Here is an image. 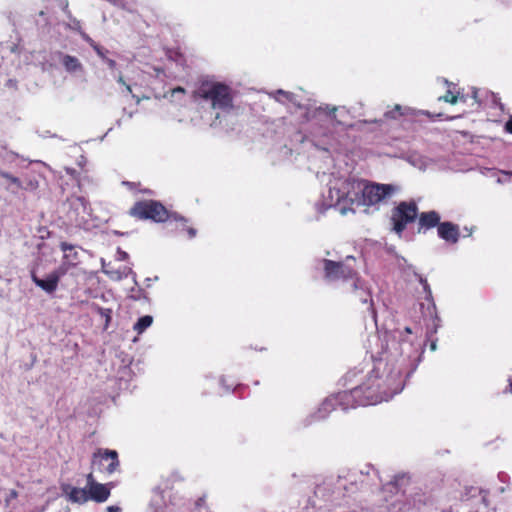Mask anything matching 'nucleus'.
<instances>
[{"instance_id": "obj_39", "label": "nucleus", "mask_w": 512, "mask_h": 512, "mask_svg": "<svg viewBox=\"0 0 512 512\" xmlns=\"http://www.w3.org/2000/svg\"><path fill=\"white\" fill-rule=\"evenodd\" d=\"M83 38L86 42L90 44V46L93 48V44H97L92 38H90L88 35H83Z\"/></svg>"}, {"instance_id": "obj_35", "label": "nucleus", "mask_w": 512, "mask_h": 512, "mask_svg": "<svg viewBox=\"0 0 512 512\" xmlns=\"http://www.w3.org/2000/svg\"><path fill=\"white\" fill-rule=\"evenodd\" d=\"M17 497H18V492L16 490L12 489V490H10L9 495H8L6 501L9 502L10 500H14Z\"/></svg>"}, {"instance_id": "obj_46", "label": "nucleus", "mask_w": 512, "mask_h": 512, "mask_svg": "<svg viewBox=\"0 0 512 512\" xmlns=\"http://www.w3.org/2000/svg\"><path fill=\"white\" fill-rule=\"evenodd\" d=\"M366 123H377L376 120H373V121H365Z\"/></svg>"}, {"instance_id": "obj_23", "label": "nucleus", "mask_w": 512, "mask_h": 512, "mask_svg": "<svg viewBox=\"0 0 512 512\" xmlns=\"http://www.w3.org/2000/svg\"><path fill=\"white\" fill-rule=\"evenodd\" d=\"M403 116V107L399 104H395L391 109L387 110L384 113V117L386 119H398L399 117Z\"/></svg>"}, {"instance_id": "obj_2", "label": "nucleus", "mask_w": 512, "mask_h": 512, "mask_svg": "<svg viewBox=\"0 0 512 512\" xmlns=\"http://www.w3.org/2000/svg\"><path fill=\"white\" fill-rule=\"evenodd\" d=\"M363 188L364 180L349 177L331 187L329 197L340 213L345 215L354 212L355 205L362 206Z\"/></svg>"}, {"instance_id": "obj_47", "label": "nucleus", "mask_w": 512, "mask_h": 512, "mask_svg": "<svg viewBox=\"0 0 512 512\" xmlns=\"http://www.w3.org/2000/svg\"><path fill=\"white\" fill-rule=\"evenodd\" d=\"M456 117H448L447 120H453L455 119Z\"/></svg>"}, {"instance_id": "obj_30", "label": "nucleus", "mask_w": 512, "mask_h": 512, "mask_svg": "<svg viewBox=\"0 0 512 512\" xmlns=\"http://www.w3.org/2000/svg\"><path fill=\"white\" fill-rule=\"evenodd\" d=\"M86 481H87V488L86 489H90V486H93L94 484H99V482H97L94 478V475H93V470L87 474L86 476Z\"/></svg>"}, {"instance_id": "obj_14", "label": "nucleus", "mask_w": 512, "mask_h": 512, "mask_svg": "<svg viewBox=\"0 0 512 512\" xmlns=\"http://www.w3.org/2000/svg\"><path fill=\"white\" fill-rule=\"evenodd\" d=\"M437 232L441 239L452 244L457 243L460 237L459 226L449 221L440 222Z\"/></svg>"}, {"instance_id": "obj_4", "label": "nucleus", "mask_w": 512, "mask_h": 512, "mask_svg": "<svg viewBox=\"0 0 512 512\" xmlns=\"http://www.w3.org/2000/svg\"><path fill=\"white\" fill-rule=\"evenodd\" d=\"M128 214L137 220H150L155 223H164L169 220L186 223L183 216L169 211L160 201L153 199L135 202Z\"/></svg>"}, {"instance_id": "obj_24", "label": "nucleus", "mask_w": 512, "mask_h": 512, "mask_svg": "<svg viewBox=\"0 0 512 512\" xmlns=\"http://www.w3.org/2000/svg\"><path fill=\"white\" fill-rule=\"evenodd\" d=\"M96 311L102 318H104V320H105L104 329H107L109 327L111 319H112V309L97 307Z\"/></svg>"}, {"instance_id": "obj_43", "label": "nucleus", "mask_w": 512, "mask_h": 512, "mask_svg": "<svg viewBox=\"0 0 512 512\" xmlns=\"http://www.w3.org/2000/svg\"><path fill=\"white\" fill-rule=\"evenodd\" d=\"M405 332H406V333H412L411 328H410V327H406V328H405Z\"/></svg>"}, {"instance_id": "obj_5", "label": "nucleus", "mask_w": 512, "mask_h": 512, "mask_svg": "<svg viewBox=\"0 0 512 512\" xmlns=\"http://www.w3.org/2000/svg\"><path fill=\"white\" fill-rule=\"evenodd\" d=\"M64 210V218L67 225L85 230L90 228L92 220L91 207L84 197H69Z\"/></svg>"}, {"instance_id": "obj_33", "label": "nucleus", "mask_w": 512, "mask_h": 512, "mask_svg": "<svg viewBox=\"0 0 512 512\" xmlns=\"http://www.w3.org/2000/svg\"><path fill=\"white\" fill-rule=\"evenodd\" d=\"M104 62L107 64V66H108V67H109V69H111V70H114V69L116 68V66H117L116 61H115V60H113V59H110V58H108V57L104 60Z\"/></svg>"}, {"instance_id": "obj_16", "label": "nucleus", "mask_w": 512, "mask_h": 512, "mask_svg": "<svg viewBox=\"0 0 512 512\" xmlns=\"http://www.w3.org/2000/svg\"><path fill=\"white\" fill-rule=\"evenodd\" d=\"M60 249L63 252L62 261L74 269H77L81 261L79 252L76 250L75 246L67 242H62Z\"/></svg>"}, {"instance_id": "obj_37", "label": "nucleus", "mask_w": 512, "mask_h": 512, "mask_svg": "<svg viewBox=\"0 0 512 512\" xmlns=\"http://www.w3.org/2000/svg\"><path fill=\"white\" fill-rule=\"evenodd\" d=\"M277 94L280 95V96H284L288 100H290L291 97H292V93L284 91V90H281V89L277 91Z\"/></svg>"}, {"instance_id": "obj_13", "label": "nucleus", "mask_w": 512, "mask_h": 512, "mask_svg": "<svg viewBox=\"0 0 512 512\" xmlns=\"http://www.w3.org/2000/svg\"><path fill=\"white\" fill-rule=\"evenodd\" d=\"M418 233H425L427 230L434 227L438 228L440 224V215L438 212L432 210L428 212L418 213Z\"/></svg>"}, {"instance_id": "obj_40", "label": "nucleus", "mask_w": 512, "mask_h": 512, "mask_svg": "<svg viewBox=\"0 0 512 512\" xmlns=\"http://www.w3.org/2000/svg\"><path fill=\"white\" fill-rule=\"evenodd\" d=\"M472 98L478 103L480 104V101L478 99V90L477 89H473L472 91Z\"/></svg>"}, {"instance_id": "obj_36", "label": "nucleus", "mask_w": 512, "mask_h": 512, "mask_svg": "<svg viewBox=\"0 0 512 512\" xmlns=\"http://www.w3.org/2000/svg\"><path fill=\"white\" fill-rule=\"evenodd\" d=\"M332 406V403H331V400H326L325 402L322 403L321 405V408L319 409V411H327L329 410V408Z\"/></svg>"}, {"instance_id": "obj_44", "label": "nucleus", "mask_w": 512, "mask_h": 512, "mask_svg": "<svg viewBox=\"0 0 512 512\" xmlns=\"http://www.w3.org/2000/svg\"><path fill=\"white\" fill-rule=\"evenodd\" d=\"M30 186H31V188H33V189H34V188H36V187H37V183L33 184L32 182H30Z\"/></svg>"}, {"instance_id": "obj_31", "label": "nucleus", "mask_w": 512, "mask_h": 512, "mask_svg": "<svg viewBox=\"0 0 512 512\" xmlns=\"http://www.w3.org/2000/svg\"><path fill=\"white\" fill-rule=\"evenodd\" d=\"M179 223L181 224L183 230L185 229L187 231L189 238H193V237L196 236L197 231H196L195 228H192V227H187L186 228L187 222L186 223L179 222Z\"/></svg>"}, {"instance_id": "obj_28", "label": "nucleus", "mask_w": 512, "mask_h": 512, "mask_svg": "<svg viewBox=\"0 0 512 512\" xmlns=\"http://www.w3.org/2000/svg\"><path fill=\"white\" fill-rule=\"evenodd\" d=\"M186 93V90L181 87V86H178L176 88H173L171 89L170 91H168L167 93H165L163 95L164 98H170V100L172 101V99L175 97V96H178V95H181V96H184Z\"/></svg>"}, {"instance_id": "obj_20", "label": "nucleus", "mask_w": 512, "mask_h": 512, "mask_svg": "<svg viewBox=\"0 0 512 512\" xmlns=\"http://www.w3.org/2000/svg\"><path fill=\"white\" fill-rule=\"evenodd\" d=\"M69 499L74 503L83 504L89 501L88 499V489L86 488H77L71 487L68 492Z\"/></svg>"}, {"instance_id": "obj_29", "label": "nucleus", "mask_w": 512, "mask_h": 512, "mask_svg": "<svg viewBox=\"0 0 512 512\" xmlns=\"http://www.w3.org/2000/svg\"><path fill=\"white\" fill-rule=\"evenodd\" d=\"M93 49L96 52V54L104 61L107 58L108 50L102 47L99 44H93Z\"/></svg>"}, {"instance_id": "obj_3", "label": "nucleus", "mask_w": 512, "mask_h": 512, "mask_svg": "<svg viewBox=\"0 0 512 512\" xmlns=\"http://www.w3.org/2000/svg\"><path fill=\"white\" fill-rule=\"evenodd\" d=\"M193 96L195 99L210 102L214 110L230 112L234 108L232 89L222 82L203 81L194 91Z\"/></svg>"}, {"instance_id": "obj_22", "label": "nucleus", "mask_w": 512, "mask_h": 512, "mask_svg": "<svg viewBox=\"0 0 512 512\" xmlns=\"http://www.w3.org/2000/svg\"><path fill=\"white\" fill-rule=\"evenodd\" d=\"M74 270L75 269L73 267L69 266L68 264H66L65 262H63L61 260L60 265L55 270H53V272H54L55 275H57V277L60 280L62 277H64L67 274L73 275L74 274V272H73Z\"/></svg>"}, {"instance_id": "obj_38", "label": "nucleus", "mask_w": 512, "mask_h": 512, "mask_svg": "<svg viewBox=\"0 0 512 512\" xmlns=\"http://www.w3.org/2000/svg\"><path fill=\"white\" fill-rule=\"evenodd\" d=\"M106 512H121V508L118 506H108Z\"/></svg>"}, {"instance_id": "obj_25", "label": "nucleus", "mask_w": 512, "mask_h": 512, "mask_svg": "<svg viewBox=\"0 0 512 512\" xmlns=\"http://www.w3.org/2000/svg\"><path fill=\"white\" fill-rule=\"evenodd\" d=\"M352 478L353 479H351V481H350V487L343 485V488L349 493H354L363 487L362 476L359 477L360 481L357 480L356 475H352Z\"/></svg>"}, {"instance_id": "obj_15", "label": "nucleus", "mask_w": 512, "mask_h": 512, "mask_svg": "<svg viewBox=\"0 0 512 512\" xmlns=\"http://www.w3.org/2000/svg\"><path fill=\"white\" fill-rule=\"evenodd\" d=\"M113 487V482L106 484H94L93 486H90V489H88V499L96 503H103L110 497L111 489Z\"/></svg>"}, {"instance_id": "obj_18", "label": "nucleus", "mask_w": 512, "mask_h": 512, "mask_svg": "<svg viewBox=\"0 0 512 512\" xmlns=\"http://www.w3.org/2000/svg\"><path fill=\"white\" fill-rule=\"evenodd\" d=\"M61 63L65 70L70 73L80 72L83 70V65L80 60L71 55H63L61 59Z\"/></svg>"}, {"instance_id": "obj_41", "label": "nucleus", "mask_w": 512, "mask_h": 512, "mask_svg": "<svg viewBox=\"0 0 512 512\" xmlns=\"http://www.w3.org/2000/svg\"><path fill=\"white\" fill-rule=\"evenodd\" d=\"M481 500L484 503L485 506H488L487 500H486V494L481 496Z\"/></svg>"}, {"instance_id": "obj_32", "label": "nucleus", "mask_w": 512, "mask_h": 512, "mask_svg": "<svg viewBox=\"0 0 512 512\" xmlns=\"http://www.w3.org/2000/svg\"><path fill=\"white\" fill-rule=\"evenodd\" d=\"M117 82L121 85H123L128 93H132V88L129 84H127L123 78V76L120 74L117 78Z\"/></svg>"}, {"instance_id": "obj_1", "label": "nucleus", "mask_w": 512, "mask_h": 512, "mask_svg": "<svg viewBox=\"0 0 512 512\" xmlns=\"http://www.w3.org/2000/svg\"><path fill=\"white\" fill-rule=\"evenodd\" d=\"M403 389V372L396 363L383 359L373 362L367 371L365 381L350 390L337 394L336 399L345 406H367L388 401Z\"/></svg>"}, {"instance_id": "obj_19", "label": "nucleus", "mask_w": 512, "mask_h": 512, "mask_svg": "<svg viewBox=\"0 0 512 512\" xmlns=\"http://www.w3.org/2000/svg\"><path fill=\"white\" fill-rule=\"evenodd\" d=\"M438 101H443L452 105H455L458 102H467V95L463 94L460 91H453L448 89L446 93L438 98Z\"/></svg>"}, {"instance_id": "obj_34", "label": "nucleus", "mask_w": 512, "mask_h": 512, "mask_svg": "<svg viewBox=\"0 0 512 512\" xmlns=\"http://www.w3.org/2000/svg\"><path fill=\"white\" fill-rule=\"evenodd\" d=\"M504 129L506 132H508L509 134H512V115L510 116V118L506 121L505 123V126H504Z\"/></svg>"}, {"instance_id": "obj_17", "label": "nucleus", "mask_w": 512, "mask_h": 512, "mask_svg": "<svg viewBox=\"0 0 512 512\" xmlns=\"http://www.w3.org/2000/svg\"><path fill=\"white\" fill-rule=\"evenodd\" d=\"M364 368L354 367L350 369L343 377L344 385L350 390L365 381Z\"/></svg>"}, {"instance_id": "obj_10", "label": "nucleus", "mask_w": 512, "mask_h": 512, "mask_svg": "<svg viewBox=\"0 0 512 512\" xmlns=\"http://www.w3.org/2000/svg\"><path fill=\"white\" fill-rule=\"evenodd\" d=\"M308 119H321L322 116L327 117L332 123L337 125H345L347 123L348 110L345 107L336 106H319L312 113H307Z\"/></svg>"}, {"instance_id": "obj_12", "label": "nucleus", "mask_w": 512, "mask_h": 512, "mask_svg": "<svg viewBox=\"0 0 512 512\" xmlns=\"http://www.w3.org/2000/svg\"><path fill=\"white\" fill-rule=\"evenodd\" d=\"M31 279L37 287L50 295L56 292L60 282L59 278L54 274L53 271L49 273L45 278L38 277L37 274L32 271Z\"/></svg>"}, {"instance_id": "obj_21", "label": "nucleus", "mask_w": 512, "mask_h": 512, "mask_svg": "<svg viewBox=\"0 0 512 512\" xmlns=\"http://www.w3.org/2000/svg\"><path fill=\"white\" fill-rule=\"evenodd\" d=\"M153 322V318L150 315L142 316L138 319V321L134 324L133 329L138 334L143 333L148 327L151 326Z\"/></svg>"}, {"instance_id": "obj_7", "label": "nucleus", "mask_w": 512, "mask_h": 512, "mask_svg": "<svg viewBox=\"0 0 512 512\" xmlns=\"http://www.w3.org/2000/svg\"><path fill=\"white\" fill-rule=\"evenodd\" d=\"M398 190L392 184L370 183L364 180L362 206H374L392 197Z\"/></svg>"}, {"instance_id": "obj_42", "label": "nucleus", "mask_w": 512, "mask_h": 512, "mask_svg": "<svg viewBox=\"0 0 512 512\" xmlns=\"http://www.w3.org/2000/svg\"><path fill=\"white\" fill-rule=\"evenodd\" d=\"M506 390H509L512 393V380H510L509 385Z\"/></svg>"}, {"instance_id": "obj_9", "label": "nucleus", "mask_w": 512, "mask_h": 512, "mask_svg": "<svg viewBox=\"0 0 512 512\" xmlns=\"http://www.w3.org/2000/svg\"><path fill=\"white\" fill-rule=\"evenodd\" d=\"M323 270L324 278L327 281L351 280L354 283L356 279H359L357 271L342 261L323 259Z\"/></svg>"}, {"instance_id": "obj_8", "label": "nucleus", "mask_w": 512, "mask_h": 512, "mask_svg": "<svg viewBox=\"0 0 512 512\" xmlns=\"http://www.w3.org/2000/svg\"><path fill=\"white\" fill-rule=\"evenodd\" d=\"M119 466L118 453L115 450L99 448L92 455L91 467L93 471L111 475L119 469Z\"/></svg>"}, {"instance_id": "obj_6", "label": "nucleus", "mask_w": 512, "mask_h": 512, "mask_svg": "<svg viewBox=\"0 0 512 512\" xmlns=\"http://www.w3.org/2000/svg\"><path fill=\"white\" fill-rule=\"evenodd\" d=\"M418 217V206L415 201H401L392 209L390 221L392 230L401 235L407 226Z\"/></svg>"}, {"instance_id": "obj_45", "label": "nucleus", "mask_w": 512, "mask_h": 512, "mask_svg": "<svg viewBox=\"0 0 512 512\" xmlns=\"http://www.w3.org/2000/svg\"><path fill=\"white\" fill-rule=\"evenodd\" d=\"M125 185L129 186L130 188L134 185V183L125 182Z\"/></svg>"}, {"instance_id": "obj_11", "label": "nucleus", "mask_w": 512, "mask_h": 512, "mask_svg": "<svg viewBox=\"0 0 512 512\" xmlns=\"http://www.w3.org/2000/svg\"><path fill=\"white\" fill-rule=\"evenodd\" d=\"M352 293L356 301L366 306V310L369 313L375 314L373 299L370 290L364 287L362 281L356 279L352 284Z\"/></svg>"}, {"instance_id": "obj_26", "label": "nucleus", "mask_w": 512, "mask_h": 512, "mask_svg": "<svg viewBox=\"0 0 512 512\" xmlns=\"http://www.w3.org/2000/svg\"><path fill=\"white\" fill-rule=\"evenodd\" d=\"M0 177L6 179L7 181H9L11 184L15 185L19 189L23 188L22 183L18 177L14 176L8 172H5L1 169H0Z\"/></svg>"}, {"instance_id": "obj_27", "label": "nucleus", "mask_w": 512, "mask_h": 512, "mask_svg": "<svg viewBox=\"0 0 512 512\" xmlns=\"http://www.w3.org/2000/svg\"><path fill=\"white\" fill-rule=\"evenodd\" d=\"M419 282L422 284L424 292L426 294L425 298L427 301H433L432 290L426 278H423L421 275H418Z\"/></svg>"}]
</instances>
